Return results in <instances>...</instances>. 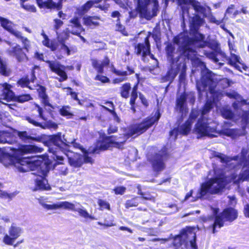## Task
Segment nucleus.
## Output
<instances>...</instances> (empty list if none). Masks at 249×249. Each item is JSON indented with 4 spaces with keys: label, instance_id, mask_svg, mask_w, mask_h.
I'll return each mask as SVG.
<instances>
[{
    "label": "nucleus",
    "instance_id": "f257e3e1",
    "mask_svg": "<svg viewBox=\"0 0 249 249\" xmlns=\"http://www.w3.org/2000/svg\"><path fill=\"white\" fill-rule=\"evenodd\" d=\"M197 61L201 69V78L199 81L196 82V87L200 94L202 95L203 92H206L207 101L201 111V117L195 125L194 133L197 135L198 138L204 136L217 137L220 135L233 136L236 134V130L229 128L231 126L229 121L225 122L222 129L219 130H217L218 124L206 117L213 106L218 107L217 103L223 97V94L215 89L216 83L214 81L212 71L206 68L203 62L198 60Z\"/></svg>",
    "mask_w": 249,
    "mask_h": 249
},
{
    "label": "nucleus",
    "instance_id": "f03ea898",
    "mask_svg": "<svg viewBox=\"0 0 249 249\" xmlns=\"http://www.w3.org/2000/svg\"><path fill=\"white\" fill-rule=\"evenodd\" d=\"M204 38V35L198 32L192 37L185 34L175 37V42L178 45L180 52H175L174 47L171 45L167 46L166 51L168 59L171 61V69L163 77V81L172 82L179 72V81L182 82L184 80L186 70L185 57L188 59H192L197 54V48L207 46L208 43L203 41Z\"/></svg>",
    "mask_w": 249,
    "mask_h": 249
},
{
    "label": "nucleus",
    "instance_id": "7ed1b4c3",
    "mask_svg": "<svg viewBox=\"0 0 249 249\" xmlns=\"http://www.w3.org/2000/svg\"><path fill=\"white\" fill-rule=\"evenodd\" d=\"M43 149L33 145H22L19 148L8 147L0 148V161L9 160V164L14 165L19 172H25L30 171L38 170L43 163V160L38 156L23 157L17 158L18 154L23 156L26 154L41 152Z\"/></svg>",
    "mask_w": 249,
    "mask_h": 249
},
{
    "label": "nucleus",
    "instance_id": "20e7f679",
    "mask_svg": "<svg viewBox=\"0 0 249 249\" xmlns=\"http://www.w3.org/2000/svg\"><path fill=\"white\" fill-rule=\"evenodd\" d=\"M48 147V151L53 155V159L62 161L64 158L60 154L63 153L68 158L69 164L74 167H80L84 162L92 163V159L89 157L88 152L84 148H82L79 144H77L78 147L81 149L84 153V157L81 155L75 154L71 151L69 145L67 140L64 138V135L59 132L55 135L49 136L47 140L44 142Z\"/></svg>",
    "mask_w": 249,
    "mask_h": 249
},
{
    "label": "nucleus",
    "instance_id": "39448f33",
    "mask_svg": "<svg viewBox=\"0 0 249 249\" xmlns=\"http://www.w3.org/2000/svg\"><path fill=\"white\" fill-rule=\"evenodd\" d=\"M160 117L159 111H157L153 116L149 117L139 124H136L128 127L125 134L118 136L105 137L102 141L97 142L95 148L89 152L97 153L98 150H105L110 147L121 148L124 143L130 137H136L146 131L155 123L157 122Z\"/></svg>",
    "mask_w": 249,
    "mask_h": 249
},
{
    "label": "nucleus",
    "instance_id": "423d86ee",
    "mask_svg": "<svg viewBox=\"0 0 249 249\" xmlns=\"http://www.w3.org/2000/svg\"><path fill=\"white\" fill-rule=\"evenodd\" d=\"M214 177L203 183L197 195V198L204 197L208 194H216L225 186V175L223 171L214 168Z\"/></svg>",
    "mask_w": 249,
    "mask_h": 249
},
{
    "label": "nucleus",
    "instance_id": "0eeeda50",
    "mask_svg": "<svg viewBox=\"0 0 249 249\" xmlns=\"http://www.w3.org/2000/svg\"><path fill=\"white\" fill-rule=\"evenodd\" d=\"M196 229L187 227L182 230L179 235L176 236L173 242L176 249H186L190 246L193 249H196Z\"/></svg>",
    "mask_w": 249,
    "mask_h": 249
},
{
    "label": "nucleus",
    "instance_id": "6e6552de",
    "mask_svg": "<svg viewBox=\"0 0 249 249\" xmlns=\"http://www.w3.org/2000/svg\"><path fill=\"white\" fill-rule=\"evenodd\" d=\"M163 1L164 7H166L168 0ZM137 8L142 17L150 19L157 15L159 12L158 1L157 0H138Z\"/></svg>",
    "mask_w": 249,
    "mask_h": 249
},
{
    "label": "nucleus",
    "instance_id": "1a4fd4ad",
    "mask_svg": "<svg viewBox=\"0 0 249 249\" xmlns=\"http://www.w3.org/2000/svg\"><path fill=\"white\" fill-rule=\"evenodd\" d=\"M11 88V86L6 83L0 84V102L6 104L1 101L4 100L7 102L14 100L19 103H24L32 99L30 95L28 94L16 96Z\"/></svg>",
    "mask_w": 249,
    "mask_h": 249
},
{
    "label": "nucleus",
    "instance_id": "9d476101",
    "mask_svg": "<svg viewBox=\"0 0 249 249\" xmlns=\"http://www.w3.org/2000/svg\"><path fill=\"white\" fill-rule=\"evenodd\" d=\"M237 212L234 209L231 208L225 209L221 213L215 216L213 225V233L216 231L217 228L220 229L222 227L225 222H232L237 218Z\"/></svg>",
    "mask_w": 249,
    "mask_h": 249
},
{
    "label": "nucleus",
    "instance_id": "9b49d317",
    "mask_svg": "<svg viewBox=\"0 0 249 249\" xmlns=\"http://www.w3.org/2000/svg\"><path fill=\"white\" fill-rule=\"evenodd\" d=\"M199 114V111L196 109H193L187 121L178 128L174 129L171 131L170 132V136L172 137L175 135L174 139H175L179 134L183 135L187 134L191 130L193 121L195 120L198 116Z\"/></svg>",
    "mask_w": 249,
    "mask_h": 249
},
{
    "label": "nucleus",
    "instance_id": "f8f14e48",
    "mask_svg": "<svg viewBox=\"0 0 249 249\" xmlns=\"http://www.w3.org/2000/svg\"><path fill=\"white\" fill-rule=\"evenodd\" d=\"M166 157L167 153L164 148L158 153H155L154 155L148 154L147 156L148 160L151 162L153 169L156 171L163 170L165 167L164 160Z\"/></svg>",
    "mask_w": 249,
    "mask_h": 249
},
{
    "label": "nucleus",
    "instance_id": "ddd939ff",
    "mask_svg": "<svg viewBox=\"0 0 249 249\" xmlns=\"http://www.w3.org/2000/svg\"><path fill=\"white\" fill-rule=\"evenodd\" d=\"M23 232L22 229L13 223L8 230V234H5L3 238V242L7 245H13L15 240L20 236Z\"/></svg>",
    "mask_w": 249,
    "mask_h": 249
},
{
    "label": "nucleus",
    "instance_id": "4468645a",
    "mask_svg": "<svg viewBox=\"0 0 249 249\" xmlns=\"http://www.w3.org/2000/svg\"><path fill=\"white\" fill-rule=\"evenodd\" d=\"M103 0H90L87 1L84 5L79 7L78 9V11L80 15H84L95 4H98L99 2H101ZM107 0L104 1V3L102 4H99L97 5H95V7H98L101 9L102 10H107L109 4L107 3Z\"/></svg>",
    "mask_w": 249,
    "mask_h": 249
},
{
    "label": "nucleus",
    "instance_id": "2eb2a0df",
    "mask_svg": "<svg viewBox=\"0 0 249 249\" xmlns=\"http://www.w3.org/2000/svg\"><path fill=\"white\" fill-rule=\"evenodd\" d=\"M46 63L48 64L51 70L59 76V81L60 82L66 80L68 77L65 71V67L60 64L58 61H46Z\"/></svg>",
    "mask_w": 249,
    "mask_h": 249
},
{
    "label": "nucleus",
    "instance_id": "dca6fc26",
    "mask_svg": "<svg viewBox=\"0 0 249 249\" xmlns=\"http://www.w3.org/2000/svg\"><path fill=\"white\" fill-rule=\"evenodd\" d=\"M135 53L138 55H142L143 57L148 55L151 58L155 60L157 64H158V61L155 59L154 55L150 53V43L148 36L145 38L144 43H139L135 47Z\"/></svg>",
    "mask_w": 249,
    "mask_h": 249
},
{
    "label": "nucleus",
    "instance_id": "f3484780",
    "mask_svg": "<svg viewBox=\"0 0 249 249\" xmlns=\"http://www.w3.org/2000/svg\"><path fill=\"white\" fill-rule=\"evenodd\" d=\"M7 52L9 55L15 56L18 61H25L28 60L26 54L18 45L17 44L15 47L10 48Z\"/></svg>",
    "mask_w": 249,
    "mask_h": 249
},
{
    "label": "nucleus",
    "instance_id": "a211bd4d",
    "mask_svg": "<svg viewBox=\"0 0 249 249\" xmlns=\"http://www.w3.org/2000/svg\"><path fill=\"white\" fill-rule=\"evenodd\" d=\"M16 137L13 132L0 131V143L13 144L17 142Z\"/></svg>",
    "mask_w": 249,
    "mask_h": 249
},
{
    "label": "nucleus",
    "instance_id": "6ab92c4d",
    "mask_svg": "<svg viewBox=\"0 0 249 249\" xmlns=\"http://www.w3.org/2000/svg\"><path fill=\"white\" fill-rule=\"evenodd\" d=\"M127 71H121L114 69L113 71V73L116 75L120 76V77L116 78L113 80V83L115 84L119 83L126 80V76L134 72L133 70L129 67H127Z\"/></svg>",
    "mask_w": 249,
    "mask_h": 249
},
{
    "label": "nucleus",
    "instance_id": "aec40b11",
    "mask_svg": "<svg viewBox=\"0 0 249 249\" xmlns=\"http://www.w3.org/2000/svg\"><path fill=\"white\" fill-rule=\"evenodd\" d=\"M1 26L15 36H20V32L14 28V24L8 19L0 17Z\"/></svg>",
    "mask_w": 249,
    "mask_h": 249
},
{
    "label": "nucleus",
    "instance_id": "412c9836",
    "mask_svg": "<svg viewBox=\"0 0 249 249\" xmlns=\"http://www.w3.org/2000/svg\"><path fill=\"white\" fill-rule=\"evenodd\" d=\"M187 96L186 93L181 94L176 101V109L183 115L186 112V102Z\"/></svg>",
    "mask_w": 249,
    "mask_h": 249
},
{
    "label": "nucleus",
    "instance_id": "4be33fe9",
    "mask_svg": "<svg viewBox=\"0 0 249 249\" xmlns=\"http://www.w3.org/2000/svg\"><path fill=\"white\" fill-rule=\"evenodd\" d=\"M100 18L98 16H88L83 18L84 25L91 28H93L99 25Z\"/></svg>",
    "mask_w": 249,
    "mask_h": 249
},
{
    "label": "nucleus",
    "instance_id": "5701e85b",
    "mask_svg": "<svg viewBox=\"0 0 249 249\" xmlns=\"http://www.w3.org/2000/svg\"><path fill=\"white\" fill-rule=\"evenodd\" d=\"M92 65L93 68L99 73H102L104 71V67L109 64V60L107 58L103 61H99L96 59H92Z\"/></svg>",
    "mask_w": 249,
    "mask_h": 249
},
{
    "label": "nucleus",
    "instance_id": "b1692460",
    "mask_svg": "<svg viewBox=\"0 0 249 249\" xmlns=\"http://www.w3.org/2000/svg\"><path fill=\"white\" fill-rule=\"evenodd\" d=\"M36 187L33 189V191H37L38 190H48L50 189V186L48 184L47 180L43 177L39 176L36 179Z\"/></svg>",
    "mask_w": 249,
    "mask_h": 249
},
{
    "label": "nucleus",
    "instance_id": "393cba45",
    "mask_svg": "<svg viewBox=\"0 0 249 249\" xmlns=\"http://www.w3.org/2000/svg\"><path fill=\"white\" fill-rule=\"evenodd\" d=\"M71 25L72 28L71 32L74 35L79 36L81 32L84 31L79 19L77 18H74L71 20Z\"/></svg>",
    "mask_w": 249,
    "mask_h": 249
},
{
    "label": "nucleus",
    "instance_id": "a878e982",
    "mask_svg": "<svg viewBox=\"0 0 249 249\" xmlns=\"http://www.w3.org/2000/svg\"><path fill=\"white\" fill-rule=\"evenodd\" d=\"M36 2L40 7H46L49 9H57L59 10L61 8V5L59 4L53 2L52 0H36Z\"/></svg>",
    "mask_w": 249,
    "mask_h": 249
},
{
    "label": "nucleus",
    "instance_id": "bb28decb",
    "mask_svg": "<svg viewBox=\"0 0 249 249\" xmlns=\"http://www.w3.org/2000/svg\"><path fill=\"white\" fill-rule=\"evenodd\" d=\"M240 58L238 55L231 53V56L228 60V63L233 66L236 69L241 71L240 66L238 64V63L242 65L243 69L246 70L247 67L244 66L243 64H242L240 63Z\"/></svg>",
    "mask_w": 249,
    "mask_h": 249
},
{
    "label": "nucleus",
    "instance_id": "cd10ccee",
    "mask_svg": "<svg viewBox=\"0 0 249 249\" xmlns=\"http://www.w3.org/2000/svg\"><path fill=\"white\" fill-rule=\"evenodd\" d=\"M13 132L15 135L16 134L18 135L20 139L25 142H30L29 140H30L39 142L41 140V138L39 137H33L30 136L26 131H17L16 132Z\"/></svg>",
    "mask_w": 249,
    "mask_h": 249
},
{
    "label": "nucleus",
    "instance_id": "c85d7f7f",
    "mask_svg": "<svg viewBox=\"0 0 249 249\" xmlns=\"http://www.w3.org/2000/svg\"><path fill=\"white\" fill-rule=\"evenodd\" d=\"M78 205L74 212L78 213V214L81 217L85 218V219H90L91 220H95L96 218L90 214L88 211L82 206L80 203H77Z\"/></svg>",
    "mask_w": 249,
    "mask_h": 249
},
{
    "label": "nucleus",
    "instance_id": "c756f323",
    "mask_svg": "<svg viewBox=\"0 0 249 249\" xmlns=\"http://www.w3.org/2000/svg\"><path fill=\"white\" fill-rule=\"evenodd\" d=\"M37 89L38 92L39 96L41 98L44 105L51 107V104L49 103L48 96L46 93L45 88L41 86H39Z\"/></svg>",
    "mask_w": 249,
    "mask_h": 249
},
{
    "label": "nucleus",
    "instance_id": "7c9ffc66",
    "mask_svg": "<svg viewBox=\"0 0 249 249\" xmlns=\"http://www.w3.org/2000/svg\"><path fill=\"white\" fill-rule=\"evenodd\" d=\"M77 203L76 202H75V203H72L68 201L59 202V209L64 208L74 212L78 205Z\"/></svg>",
    "mask_w": 249,
    "mask_h": 249
},
{
    "label": "nucleus",
    "instance_id": "2f4dec72",
    "mask_svg": "<svg viewBox=\"0 0 249 249\" xmlns=\"http://www.w3.org/2000/svg\"><path fill=\"white\" fill-rule=\"evenodd\" d=\"M105 104L107 106H102V107L109 111L113 116L114 119L117 122H119L120 119L114 110V107L113 103L111 102H107L105 103Z\"/></svg>",
    "mask_w": 249,
    "mask_h": 249
},
{
    "label": "nucleus",
    "instance_id": "473e14b6",
    "mask_svg": "<svg viewBox=\"0 0 249 249\" xmlns=\"http://www.w3.org/2000/svg\"><path fill=\"white\" fill-rule=\"evenodd\" d=\"M60 164H61V162H58V164H56L54 165V170L56 174H57L59 175L66 176L68 173V169L67 167L64 165H61L59 166Z\"/></svg>",
    "mask_w": 249,
    "mask_h": 249
},
{
    "label": "nucleus",
    "instance_id": "72a5a7b5",
    "mask_svg": "<svg viewBox=\"0 0 249 249\" xmlns=\"http://www.w3.org/2000/svg\"><path fill=\"white\" fill-rule=\"evenodd\" d=\"M27 0H19V4L21 7L25 10L30 12H36V8L34 5L26 3Z\"/></svg>",
    "mask_w": 249,
    "mask_h": 249
},
{
    "label": "nucleus",
    "instance_id": "f704fd0d",
    "mask_svg": "<svg viewBox=\"0 0 249 249\" xmlns=\"http://www.w3.org/2000/svg\"><path fill=\"white\" fill-rule=\"evenodd\" d=\"M18 38H19L21 40V41L22 43L23 48L26 50V51L28 52H29L31 46V41L26 37L22 36L21 33H20V36H16Z\"/></svg>",
    "mask_w": 249,
    "mask_h": 249
},
{
    "label": "nucleus",
    "instance_id": "c9c22d12",
    "mask_svg": "<svg viewBox=\"0 0 249 249\" xmlns=\"http://www.w3.org/2000/svg\"><path fill=\"white\" fill-rule=\"evenodd\" d=\"M42 42L43 45L51 49L52 51H55L57 49L56 45L50 41L48 37L43 38Z\"/></svg>",
    "mask_w": 249,
    "mask_h": 249
},
{
    "label": "nucleus",
    "instance_id": "e433bc0d",
    "mask_svg": "<svg viewBox=\"0 0 249 249\" xmlns=\"http://www.w3.org/2000/svg\"><path fill=\"white\" fill-rule=\"evenodd\" d=\"M131 87L129 83H125L123 85L121 88V96L125 98L128 97L129 94V91L130 90Z\"/></svg>",
    "mask_w": 249,
    "mask_h": 249
},
{
    "label": "nucleus",
    "instance_id": "4c0bfd02",
    "mask_svg": "<svg viewBox=\"0 0 249 249\" xmlns=\"http://www.w3.org/2000/svg\"><path fill=\"white\" fill-rule=\"evenodd\" d=\"M59 113L61 115L68 118H70L73 115L71 112V107L69 106H63L59 109Z\"/></svg>",
    "mask_w": 249,
    "mask_h": 249
},
{
    "label": "nucleus",
    "instance_id": "58836bf2",
    "mask_svg": "<svg viewBox=\"0 0 249 249\" xmlns=\"http://www.w3.org/2000/svg\"><path fill=\"white\" fill-rule=\"evenodd\" d=\"M137 88H138L137 85L135 86L133 88L131 94V98H130V105H131V108L134 111H135V110H134L133 106L135 104V100L138 97L137 92Z\"/></svg>",
    "mask_w": 249,
    "mask_h": 249
},
{
    "label": "nucleus",
    "instance_id": "ea45409f",
    "mask_svg": "<svg viewBox=\"0 0 249 249\" xmlns=\"http://www.w3.org/2000/svg\"><path fill=\"white\" fill-rule=\"evenodd\" d=\"M222 116L226 119H231L233 116V113L227 107H223L221 110Z\"/></svg>",
    "mask_w": 249,
    "mask_h": 249
},
{
    "label": "nucleus",
    "instance_id": "a19ab883",
    "mask_svg": "<svg viewBox=\"0 0 249 249\" xmlns=\"http://www.w3.org/2000/svg\"><path fill=\"white\" fill-rule=\"evenodd\" d=\"M30 82L28 78L27 77L22 78L19 79L18 82V86L22 88L27 87L30 89H33V88L30 86Z\"/></svg>",
    "mask_w": 249,
    "mask_h": 249
},
{
    "label": "nucleus",
    "instance_id": "79ce46f5",
    "mask_svg": "<svg viewBox=\"0 0 249 249\" xmlns=\"http://www.w3.org/2000/svg\"><path fill=\"white\" fill-rule=\"evenodd\" d=\"M60 50L62 53L66 54L67 55H70L71 52H73V53L75 52V50L74 49L69 48L64 43H61L60 44Z\"/></svg>",
    "mask_w": 249,
    "mask_h": 249
},
{
    "label": "nucleus",
    "instance_id": "37998d69",
    "mask_svg": "<svg viewBox=\"0 0 249 249\" xmlns=\"http://www.w3.org/2000/svg\"><path fill=\"white\" fill-rule=\"evenodd\" d=\"M138 197H135L131 199L127 200L125 203V206L126 208L132 207H136L138 205Z\"/></svg>",
    "mask_w": 249,
    "mask_h": 249
},
{
    "label": "nucleus",
    "instance_id": "c03bdc74",
    "mask_svg": "<svg viewBox=\"0 0 249 249\" xmlns=\"http://www.w3.org/2000/svg\"><path fill=\"white\" fill-rule=\"evenodd\" d=\"M98 204L100 206V210L101 211H103L105 209L108 210H110V209L109 203L104 200L99 199Z\"/></svg>",
    "mask_w": 249,
    "mask_h": 249
},
{
    "label": "nucleus",
    "instance_id": "a18cd8bd",
    "mask_svg": "<svg viewBox=\"0 0 249 249\" xmlns=\"http://www.w3.org/2000/svg\"><path fill=\"white\" fill-rule=\"evenodd\" d=\"M204 53L207 57L213 60L215 63L219 61V59L217 58L218 52L217 51L205 52Z\"/></svg>",
    "mask_w": 249,
    "mask_h": 249
},
{
    "label": "nucleus",
    "instance_id": "49530a36",
    "mask_svg": "<svg viewBox=\"0 0 249 249\" xmlns=\"http://www.w3.org/2000/svg\"><path fill=\"white\" fill-rule=\"evenodd\" d=\"M42 207L47 210H56L59 209L58 202L53 204H48L45 203L40 202Z\"/></svg>",
    "mask_w": 249,
    "mask_h": 249
},
{
    "label": "nucleus",
    "instance_id": "de8ad7c7",
    "mask_svg": "<svg viewBox=\"0 0 249 249\" xmlns=\"http://www.w3.org/2000/svg\"><path fill=\"white\" fill-rule=\"evenodd\" d=\"M26 120L30 124H33L36 126H39L42 128H45L46 127L43 125L41 123L38 122L35 120L32 117L27 116L26 117Z\"/></svg>",
    "mask_w": 249,
    "mask_h": 249
},
{
    "label": "nucleus",
    "instance_id": "09e8293b",
    "mask_svg": "<svg viewBox=\"0 0 249 249\" xmlns=\"http://www.w3.org/2000/svg\"><path fill=\"white\" fill-rule=\"evenodd\" d=\"M114 191L116 195H123L124 193L126 188L123 186H119L114 189Z\"/></svg>",
    "mask_w": 249,
    "mask_h": 249
},
{
    "label": "nucleus",
    "instance_id": "8fccbe9b",
    "mask_svg": "<svg viewBox=\"0 0 249 249\" xmlns=\"http://www.w3.org/2000/svg\"><path fill=\"white\" fill-rule=\"evenodd\" d=\"M226 96L230 98H233L237 99L239 97V95L234 91H231L229 92H226L225 93Z\"/></svg>",
    "mask_w": 249,
    "mask_h": 249
},
{
    "label": "nucleus",
    "instance_id": "3c124183",
    "mask_svg": "<svg viewBox=\"0 0 249 249\" xmlns=\"http://www.w3.org/2000/svg\"><path fill=\"white\" fill-rule=\"evenodd\" d=\"M95 79L100 81L104 83L108 82L109 81V79L107 77L99 74L97 75L95 77Z\"/></svg>",
    "mask_w": 249,
    "mask_h": 249
},
{
    "label": "nucleus",
    "instance_id": "603ef678",
    "mask_svg": "<svg viewBox=\"0 0 249 249\" xmlns=\"http://www.w3.org/2000/svg\"><path fill=\"white\" fill-rule=\"evenodd\" d=\"M113 220H110L109 222H107L106 220L105 221V222L104 223H101L100 222H98L97 224L101 226H104L106 227H112L113 226H115V224L113 223Z\"/></svg>",
    "mask_w": 249,
    "mask_h": 249
},
{
    "label": "nucleus",
    "instance_id": "864d4df0",
    "mask_svg": "<svg viewBox=\"0 0 249 249\" xmlns=\"http://www.w3.org/2000/svg\"><path fill=\"white\" fill-rule=\"evenodd\" d=\"M116 29L117 30L121 32L123 34L125 35L126 31H125L124 27L123 25H121L119 22H117L116 26Z\"/></svg>",
    "mask_w": 249,
    "mask_h": 249
},
{
    "label": "nucleus",
    "instance_id": "5fc2aeb1",
    "mask_svg": "<svg viewBox=\"0 0 249 249\" xmlns=\"http://www.w3.org/2000/svg\"><path fill=\"white\" fill-rule=\"evenodd\" d=\"M36 107L37 109V112L39 114V117L44 120H46V119L43 114V109L37 105H36Z\"/></svg>",
    "mask_w": 249,
    "mask_h": 249
},
{
    "label": "nucleus",
    "instance_id": "6e6d98bb",
    "mask_svg": "<svg viewBox=\"0 0 249 249\" xmlns=\"http://www.w3.org/2000/svg\"><path fill=\"white\" fill-rule=\"evenodd\" d=\"M244 214L246 217L249 218V204H248L244 206Z\"/></svg>",
    "mask_w": 249,
    "mask_h": 249
},
{
    "label": "nucleus",
    "instance_id": "4d7b16f0",
    "mask_svg": "<svg viewBox=\"0 0 249 249\" xmlns=\"http://www.w3.org/2000/svg\"><path fill=\"white\" fill-rule=\"evenodd\" d=\"M71 97L73 99H74L75 100L78 101V104L79 105H81V102L79 100V99L78 98L76 92H71Z\"/></svg>",
    "mask_w": 249,
    "mask_h": 249
},
{
    "label": "nucleus",
    "instance_id": "13d9d810",
    "mask_svg": "<svg viewBox=\"0 0 249 249\" xmlns=\"http://www.w3.org/2000/svg\"><path fill=\"white\" fill-rule=\"evenodd\" d=\"M55 28L58 29L63 24L62 21L60 19H55Z\"/></svg>",
    "mask_w": 249,
    "mask_h": 249
},
{
    "label": "nucleus",
    "instance_id": "bf43d9fd",
    "mask_svg": "<svg viewBox=\"0 0 249 249\" xmlns=\"http://www.w3.org/2000/svg\"><path fill=\"white\" fill-rule=\"evenodd\" d=\"M140 98L142 101V103L145 106H148V102L147 100L145 99V98L144 97L143 95L142 94H140Z\"/></svg>",
    "mask_w": 249,
    "mask_h": 249
},
{
    "label": "nucleus",
    "instance_id": "052dcab7",
    "mask_svg": "<svg viewBox=\"0 0 249 249\" xmlns=\"http://www.w3.org/2000/svg\"><path fill=\"white\" fill-rule=\"evenodd\" d=\"M35 57L38 60L45 61V60L43 59L44 55L42 53H39L37 52L35 53Z\"/></svg>",
    "mask_w": 249,
    "mask_h": 249
},
{
    "label": "nucleus",
    "instance_id": "680f3d73",
    "mask_svg": "<svg viewBox=\"0 0 249 249\" xmlns=\"http://www.w3.org/2000/svg\"><path fill=\"white\" fill-rule=\"evenodd\" d=\"M48 125L50 128H52L54 129H56L58 127V125L52 122H49Z\"/></svg>",
    "mask_w": 249,
    "mask_h": 249
},
{
    "label": "nucleus",
    "instance_id": "e2e57ef3",
    "mask_svg": "<svg viewBox=\"0 0 249 249\" xmlns=\"http://www.w3.org/2000/svg\"><path fill=\"white\" fill-rule=\"evenodd\" d=\"M142 198L146 200H152L153 197L149 194H145L144 193V195L142 197Z\"/></svg>",
    "mask_w": 249,
    "mask_h": 249
},
{
    "label": "nucleus",
    "instance_id": "0e129e2a",
    "mask_svg": "<svg viewBox=\"0 0 249 249\" xmlns=\"http://www.w3.org/2000/svg\"><path fill=\"white\" fill-rule=\"evenodd\" d=\"M210 20L212 22L216 23L217 25L220 24L221 23V20H216L214 17H212L211 18Z\"/></svg>",
    "mask_w": 249,
    "mask_h": 249
},
{
    "label": "nucleus",
    "instance_id": "69168bd1",
    "mask_svg": "<svg viewBox=\"0 0 249 249\" xmlns=\"http://www.w3.org/2000/svg\"><path fill=\"white\" fill-rule=\"evenodd\" d=\"M119 230H121V231H127L130 233L133 232V231L132 230H131L130 229H129L126 227L121 226L119 227Z\"/></svg>",
    "mask_w": 249,
    "mask_h": 249
},
{
    "label": "nucleus",
    "instance_id": "338daca9",
    "mask_svg": "<svg viewBox=\"0 0 249 249\" xmlns=\"http://www.w3.org/2000/svg\"><path fill=\"white\" fill-rule=\"evenodd\" d=\"M111 16L113 18H119L120 16V14L118 11H115L112 13Z\"/></svg>",
    "mask_w": 249,
    "mask_h": 249
},
{
    "label": "nucleus",
    "instance_id": "774afa93",
    "mask_svg": "<svg viewBox=\"0 0 249 249\" xmlns=\"http://www.w3.org/2000/svg\"><path fill=\"white\" fill-rule=\"evenodd\" d=\"M117 128L116 127H110L108 129V133L109 134L114 133L117 131Z\"/></svg>",
    "mask_w": 249,
    "mask_h": 249
}]
</instances>
